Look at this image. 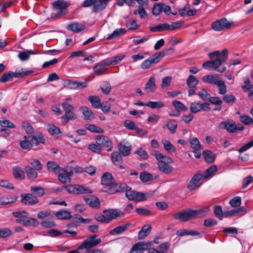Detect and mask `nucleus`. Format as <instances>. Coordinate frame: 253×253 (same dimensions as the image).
I'll use <instances>...</instances> for the list:
<instances>
[{"label": "nucleus", "instance_id": "nucleus-32", "mask_svg": "<svg viewBox=\"0 0 253 253\" xmlns=\"http://www.w3.org/2000/svg\"><path fill=\"white\" fill-rule=\"evenodd\" d=\"M55 215L58 219L61 220L70 219L72 218L71 212L65 210L58 211Z\"/></svg>", "mask_w": 253, "mask_h": 253}, {"label": "nucleus", "instance_id": "nucleus-49", "mask_svg": "<svg viewBox=\"0 0 253 253\" xmlns=\"http://www.w3.org/2000/svg\"><path fill=\"white\" fill-rule=\"evenodd\" d=\"M199 81L193 75H190L186 81V84L188 87L194 88L198 84Z\"/></svg>", "mask_w": 253, "mask_h": 253}, {"label": "nucleus", "instance_id": "nucleus-1", "mask_svg": "<svg viewBox=\"0 0 253 253\" xmlns=\"http://www.w3.org/2000/svg\"><path fill=\"white\" fill-rule=\"evenodd\" d=\"M45 138L42 133L35 135H27L24 136V139L20 141L19 145L24 150H31L35 146L45 143Z\"/></svg>", "mask_w": 253, "mask_h": 253}, {"label": "nucleus", "instance_id": "nucleus-27", "mask_svg": "<svg viewBox=\"0 0 253 253\" xmlns=\"http://www.w3.org/2000/svg\"><path fill=\"white\" fill-rule=\"evenodd\" d=\"M84 115V119L85 120H91L94 118L93 112L86 106H81L80 108Z\"/></svg>", "mask_w": 253, "mask_h": 253}, {"label": "nucleus", "instance_id": "nucleus-14", "mask_svg": "<svg viewBox=\"0 0 253 253\" xmlns=\"http://www.w3.org/2000/svg\"><path fill=\"white\" fill-rule=\"evenodd\" d=\"M219 128L225 129L229 133H234L236 131V124L233 120L223 121L220 123Z\"/></svg>", "mask_w": 253, "mask_h": 253}, {"label": "nucleus", "instance_id": "nucleus-9", "mask_svg": "<svg viewBox=\"0 0 253 253\" xmlns=\"http://www.w3.org/2000/svg\"><path fill=\"white\" fill-rule=\"evenodd\" d=\"M69 4V2H64L63 1H54L52 3V7L54 10H57V11L53 13L52 16L57 17L61 15L64 14L66 13V7Z\"/></svg>", "mask_w": 253, "mask_h": 253}, {"label": "nucleus", "instance_id": "nucleus-16", "mask_svg": "<svg viewBox=\"0 0 253 253\" xmlns=\"http://www.w3.org/2000/svg\"><path fill=\"white\" fill-rule=\"evenodd\" d=\"M159 60L154 53L152 56L144 60L140 65L141 68L143 69H148L153 64L157 63L159 62Z\"/></svg>", "mask_w": 253, "mask_h": 253}, {"label": "nucleus", "instance_id": "nucleus-39", "mask_svg": "<svg viewBox=\"0 0 253 253\" xmlns=\"http://www.w3.org/2000/svg\"><path fill=\"white\" fill-rule=\"evenodd\" d=\"M106 70V68H105V66L101 61L97 63L93 68V72L97 76H100L102 74H105Z\"/></svg>", "mask_w": 253, "mask_h": 253}, {"label": "nucleus", "instance_id": "nucleus-36", "mask_svg": "<svg viewBox=\"0 0 253 253\" xmlns=\"http://www.w3.org/2000/svg\"><path fill=\"white\" fill-rule=\"evenodd\" d=\"M38 53L37 51L35 50H27L20 52L18 54V58L22 61H26L29 59L30 54H35Z\"/></svg>", "mask_w": 253, "mask_h": 253}, {"label": "nucleus", "instance_id": "nucleus-51", "mask_svg": "<svg viewBox=\"0 0 253 253\" xmlns=\"http://www.w3.org/2000/svg\"><path fill=\"white\" fill-rule=\"evenodd\" d=\"M92 191L83 185L76 184V194H91Z\"/></svg>", "mask_w": 253, "mask_h": 253}, {"label": "nucleus", "instance_id": "nucleus-37", "mask_svg": "<svg viewBox=\"0 0 253 253\" xmlns=\"http://www.w3.org/2000/svg\"><path fill=\"white\" fill-rule=\"evenodd\" d=\"M67 29L68 30L74 32L75 33H79L82 31L84 30L85 29V26L82 24L75 23L69 25L67 26Z\"/></svg>", "mask_w": 253, "mask_h": 253}, {"label": "nucleus", "instance_id": "nucleus-6", "mask_svg": "<svg viewBox=\"0 0 253 253\" xmlns=\"http://www.w3.org/2000/svg\"><path fill=\"white\" fill-rule=\"evenodd\" d=\"M97 237V235L96 234L89 236L78 247L77 250H72L68 253H80L78 250H88L95 247L101 242V239L96 238Z\"/></svg>", "mask_w": 253, "mask_h": 253}, {"label": "nucleus", "instance_id": "nucleus-11", "mask_svg": "<svg viewBox=\"0 0 253 253\" xmlns=\"http://www.w3.org/2000/svg\"><path fill=\"white\" fill-rule=\"evenodd\" d=\"M203 178V174L197 172L194 174L187 186V188L190 191L195 190L201 186L200 180Z\"/></svg>", "mask_w": 253, "mask_h": 253}, {"label": "nucleus", "instance_id": "nucleus-18", "mask_svg": "<svg viewBox=\"0 0 253 253\" xmlns=\"http://www.w3.org/2000/svg\"><path fill=\"white\" fill-rule=\"evenodd\" d=\"M221 80L217 74L208 75L202 77V80L204 82L213 84L216 85L218 84Z\"/></svg>", "mask_w": 253, "mask_h": 253}, {"label": "nucleus", "instance_id": "nucleus-63", "mask_svg": "<svg viewBox=\"0 0 253 253\" xmlns=\"http://www.w3.org/2000/svg\"><path fill=\"white\" fill-rule=\"evenodd\" d=\"M236 100V97L231 94H227L224 95L223 100L225 102L229 104H233Z\"/></svg>", "mask_w": 253, "mask_h": 253}, {"label": "nucleus", "instance_id": "nucleus-25", "mask_svg": "<svg viewBox=\"0 0 253 253\" xmlns=\"http://www.w3.org/2000/svg\"><path fill=\"white\" fill-rule=\"evenodd\" d=\"M210 211V206H206L199 210H193L195 219L205 216Z\"/></svg>", "mask_w": 253, "mask_h": 253}, {"label": "nucleus", "instance_id": "nucleus-46", "mask_svg": "<svg viewBox=\"0 0 253 253\" xmlns=\"http://www.w3.org/2000/svg\"><path fill=\"white\" fill-rule=\"evenodd\" d=\"M213 213L214 216L221 220L224 217V212L222 210V207L219 205H215L213 207Z\"/></svg>", "mask_w": 253, "mask_h": 253}, {"label": "nucleus", "instance_id": "nucleus-47", "mask_svg": "<svg viewBox=\"0 0 253 253\" xmlns=\"http://www.w3.org/2000/svg\"><path fill=\"white\" fill-rule=\"evenodd\" d=\"M139 178L142 182L145 183L152 180L153 176L151 173L144 171L140 173Z\"/></svg>", "mask_w": 253, "mask_h": 253}, {"label": "nucleus", "instance_id": "nucleus-48", "mask_svg": "<svg viewBox=\"0 0 253 253\" xmlns=\"http://www.w3.org/2000/svg\"><path fill=\"white\" fill-rule=\"evenodd\" d=\"M174 51V49L172 47H169L167 49H164L163 50L155 53L156 56L159 59V61L161 60V59L166 55H168L171 54Z\"/></svg>", "mask_w": 253, "mask_h": 253}, {"label": "nucleus", "instance_id": "nucleus-15", "mask_svg": "<svg viewBox=\"0 0 253 253\" xmlns=\"http://www.w3.org/2000/svg\"><path fill=\"white\" fill-rule=\"evenodd\" d=\"M157 165L159 169L167 174H170L174 170V168L166 163L165 161L158 162Z\"/></svg>", "mask_w": 253, "mask_h": 253}, {"label": "nucleus", "instance_id": "nucleus-41", "mask_svg": "<svg viewBox=\"0 0 253 253\" xmlns=\"http://www.w3.org/2000/svg\"><path fill=\"white\" fill-rule=\"evenodd\" d=\"M169 28V24L164 23L159 24L154 27H151L150 28V31L151 32H160L165 31H168Z\"/></svg>", "mask_w": 253, "mask_h": 253}, {"label": "nucleus", "instance_id": "nucleus-3", "mask_svg": "<svg viewBox=\"0 0 253 253\" xmlns=\"http://www.w3.org/2000/svg\"><path fill=\"white\" fill-rule=\"evenodd\" d=\"M228 58V50L225 48L223 50V56L221 59L210 60L203 63L202 66L206 69L216 70L220 73H223L226 70L225 66H221L223 62Z\"/></svg>", "mask_w": 253, "mask_h": 253}, {"label": "nucleus", "instance_id": "nucleus-20", "mask_svg": "<svg viewBox=\"0 0 253 253\" xmlns=\"http://www.w3.org/2000/svg\"><path fill=\"white\" fill-rule=\"evenodd\" d=\"M97 143L101 146H110L112 144V141L105 135H97L95 138Z\"/></svg>", "mask_w": 253, "mask_h": 253}, {"label": "nucleus", "instance_id": "nucleus-38", "mask_svg": "<svg viewBox=\"0 0 253 253\" xmlns=\"http://www.w3.org/2000/svg\"><path fill=\"white\" fill-rule=\"evenodd\" d=\"M152 227L150 225L145 224L139 231L138 235V238L139 240L143 239L148 236L151 231Z\"/></svg>", "mask_w": 253, "mask_h": 253}, {"label": "nucleus", "instance_id": "nucleus-34", "mask_svg": "<svg viewBox=\"0 0 253 253\" xmlns=\"http://www.w3.org/2000/svg\"><path fill=\"white\" fill-rule=\"evenodd\" d=\"M139 4V6L138 9L135 10L134 11V14H138L139 15V16L141 18H143L145 16H147V13L145 10L144 9V8L142 6L143 4L145 3H147L148 1H136Z\"/></svg>", "mask_w": 253, "mask_h": 253}, {"label": "nucleus", "instance_id": "nucleus-2", "mask_svg": "<svg viewBox=\"0 0 253 253\" xmlns=\"http://www.w3.org/2000/svg\"><path fill=\"white\" fill-rule=\"evenodd\" d=\"M104 214L95 217V219L102 223H109L112 220L123 217L125 213L118 209H109L104 210Z\"/></svg>", "mask_w": 253, "mask_h": 253}, {"label": "nucleus", "instance_id": "nucleus-64", "mask_svg": "<svg viewBox=\"0 0 253 253\" xmlns=\"http://www.w3.org/2000/svg\"><path fill=\"white\" fill-rule=\"evenodd\" d=\"M252 147H253V139L248 142V143L245 144L242 146H241L238 150V153L239 154H241L243 152L248 150Z\"/></svg>", "mask_w": 253, "mask_h": 253}, {"label": "nucleus", "instance_id": "nucleus-17", "mask_svg": "<svg viewBox=\"0 0 253 253\" xmlns=\"http://www.w3.org/2000/svg\"><path fill=\"white\" fill-rule=\"evenodd\" d=\"M13 216L16 217L15 222L24 225L25 220L27 217L28 212L24 211H14L12 213Z\"/></svg>", "mask_w": 253, "mask_h": 253}, {"label": "nucleus", "instance_id": "nucleus-56", "mask_svg": "<svg viewBox=\"0 0 253 253\" xmlns=\"http://www.w3.org/2000/svg\"><path fill=\"white\" fill-rule=\"evenodd\" d=\"M30 190L38 196L41 197L45 194V190L40 186H31Z\"/></svg>", "mask_w": 253, "mask_h": 253}, {"label": "nucleus", "instance_id": "nucleus-59", "mask_svg": "<svg viewBox=\"0 0 253 253\" xmlns=\"http://www.w3.org/2000/svg\"><path fill=\"white\" fill-rule=\"evenodd\" d=\"M12 231L8 228L4 227L0 229V237L2 238H8L12 235Z\"/></svg>", "mask_w": 253, "mask_h": 253}, {"label": "nucleus", "instance_id": "nucleus-54", "mask_svg": "<svg viewBox=\"0 0 253 253\" xmlns=\"http://www.w3.org/2000/svg\"><path fill=\"white\" fill-rule=\"evenodd\" d=\"M165 105L163 102L159 101H149L147 102L146 106L149 107L152 109L160 108L164 107Z\"/></svg>", "mask_w": 253, "mask_h": 253}, {"label": "nucleus", "instance_id": "nucleus-62", "mask_svg": "<svg viewBox=\"0 0 253 253\" xmlns=\"http://www.w3.org/2000/svg\"><path fill=\"white\" fill-rule=\"evenodd\" d=\"M229 203L232 207H238L241 205V198L239 196H236L231 199Z\"/></svg>", "mask_w": 253, "mask_h": 253}, {"label": "nucleus", "instance_id": "nucleus-23", "mask_svg": "<svg viewBox=\"0 0 253 253\" xmlns=\"http://www.w3.org/2000/svg\"><path fill=\"white\" fill-rule=\"evenodd\" d=\"M109 1H93L92 11L99 12L103 10L107 6Z\"/></svg>", "mask_w": 253, "mask_h": 253}, {"label": "nucleus", "instance_id": "nucleus-55", "mask_svg": "<svg viewBox=\"0 0 253 253\" xmlns=\"http://www.w3.org/2000/svg\"><path fill=\"white\" fill-rule=\"evenodd\" d=\"M47 168L49 171H54L56 172L61 170V168L55 162L49 161L47 163Z\"/></svg>", "mask_w": 253, "mask_h": 253}, {"label": "nucleus", "instance_id": "nucleus-21", "mask_svg": "<svg viewBox=\"0 0 253 253\" xmlns=\"http://www.w3.org/2000/svg\"><path fill=\"white\" fill-rule=\"evenodd\" d=\"M130 226L129 222H126L123 225L118 226L109 231V234L111 235H117L121 234L125 232L127 228Z\"/></svg>", "mask_w": 253, "mask_h": 253}, {"label": "nucleus", "instance_id": "nucleus-35", "mask_svg": "<svg viewBox=\"0 0 253 253\" xmlns=\"http://www.w3.org/2000/svg\"><path fill=\"white\" fill-rule=\"evenodd\" d=\"M14 177L16 179L23 180L25 178L24 171L19 167L15 166L12 169Z\"/></svg>", "mask_w": 253, "mask_h": 253}, {"label": "nucleus", "instance_id": "nucleus-44", "mask_svg": "<svg viewBox=\"0 0 253 253\" xmlns=\"http://www.w3.org/2000/svg\"><path fill=\"white\" fill-rule=\"evenodd\" d=\"M172 105L176 111L180 113V112L187 110V107L181 102L177 100H174L172 102Z\"/></svg>", "mask_w": 253, "mask_h": 253}, {"label": "nucleus", "instance_id": "nucleus-33", "mask_svg": "<svg viewBox=\"0 0 253 253\" xmlns=\"http://www.w3.org/2000/svg\"><path fill=\"white\" fill-rule=\"evenodd\" d=\"M176 234L178 236H183L185 235L200 236V233L192 230L179 229L176 231Z\"/></svg>", "mask_w": 253, "mask_h": 253}, {"label": "nucleus", "instance_id": "nucleus-60", "mask_svg": "<svg viewBox=\"0 0 253 253\" xmlns=\"http://www.w3.org/2000/svg\"><path fill=\"white\" fill-rule=\"evenodd\" d=\"M13 79V72L9 71L4 73L0 78V82L5 83L6 82L10 81Z\"/></svg>", "mask_w": 253, "mask_h": 253}, {"label": "nucleus", "instance_id": "nucleus-30", "mask_svg": "<svg viewBox=\"0 0 253 253\" xmlns=\"http://www.w3.org/2000/svg\"><path fill=\"white\" fill-rule=\"evenodd\" d=\"M189 143L191 148L194 150H201L203 149L202 145L196 137L189 138Z\"/></svg>", "mask_w": 253, "mask_h": 253}, {"label": "nucleus", "instance_id": "nucleus-22", "mask_svg": "<svg viewBox=\"0 0 253 253\" xmlns=\"http://www.w3.org/2000/svg\"><path fill=\"white\" fill-rule=\"evenodd\" d=\"M177 127V121L174 119H169L168 120L167 124L163 126V128L165 129L166 128H168L171 134H174L176 132Z\"/></svg>", "mask_w": 253, "mask_h": 253}, {"label": "nucleus", "instance_id": "nucleus-57", "mask_svg": "<svg viewBox=\"0 0 253 253\" xmlns=\"http://www.w3.org/2000/svg\"><path fill=\"white\" fill-rule=\"evenodd\" d=\"M39 224V222L36 218L27 216L24 222V226L36 227Z\"/></svg>", "mask_w": 253, "mask_h": 253}, {"label": "nucleus", "instance_id": "nucleus-19", "mask_svg": "<svg viewBox=\"0 0 253 253\" xmlns=\"http://www.w3.org/2000/svg\"><path fill=\"white\" fill-rule=\"evenodd\" d=\"M147 247V245L143 242H138L132 246L129 253H143Z\"/></svg>", "mask_w": 253, "mask_h": 253}, {"label": "nucleus", "instance_id": "nucleus-12", "mask_svg": "<svg viewBox=\"0 0 253 253\" xmlns=\"http://www.w3.org/2000/svg\"><path fill=\"white\" fill-rule=\"evenodd\" d=\"M21 202L27 206H32L39 203V200L37 197L32 194L22 193L20 195Z\"/></svg>", "mask_w": 253, "mask_h": 253}, {"label": "nucleus", "instance_id": "nucleus-4", "mask_svg": "<svg viewBox=\"0 0 253 253\" xmlns=\"http://www.w3.org/2000/svg\"><path fill=\"white\" fill-rule=\"evenodd\" d=\"M101 184L106 186L105 192L112 195L120 192V184L118 185L115 182L113 177L109 172L104 173L101 177Z\"/></svg>", "mask_w": 253, "mask_h": 253}, {"label": "nucleus", "instance_id": "nucleus-5", "mask_svg": "<svg viewBox=\"0 0 253 253\" xmlns=\"http://www.w3.org/2000/svg\"><path fill=\"white\" fill-rule=\"evenodd\" d=\"M125 192L126 197L130 201L141 202L145 201L147 198L145 195L141 192L132 191L131 188L125 183H120V191Z\"/></svg>", "mask_w": 253, "mask_h": 253}, {"label": "nucleus", "instance_id": "nucleus-53", "mask_svg": "<svg viewBox=\"0 0 253 253\" xmlns=\"http://www.w3.org/2000/svg\"><path fill=\"white\" fill-rule=\"evenodd\" d=\"M86 128L91 132L97 133H103L104 130L101 128L92 124L86 125Z\"/></svg>", "mask_w": 253, "mask_h": 253}, {"label": "nucleus", "instance_id": "nucleus-40", "mask_svg": "<svg viewBox=\"0 0 253 253\" xmlns=\"http://www.w3.org/2000/svg\"><path fill=\"white\" fill-rule=\"evenodd\" d=\"M25 171L29 179L32 180H35L38 176V173L36 170L30 166H26Z\"/></svg>", "mask_w": 253, "mask_h": 253}, {"label": "nucleus", "instance_id": "nucleus-24", "mask_svg": "<svg viewBox=\"0 0 253 253\" xmlns=\"http://www.w3.org/2000/svg\"><path fill=\"white\" fill-rule=\"evenodd\" d=\"M84 200L85 203L89 206L91 208L98 209L100 207V201L99 199L97 197H84Z\"/></svg>", "mask_w": 253, "mask_h": 253}, {"label": "nucleus", "instance_id": "nucleus-45", "mask_svg": "<svg viewBox=\"0 0 253 253\" xmlns=\"http://www.w3.org/2000/svg\"><path fill=\"white\" fill-rule=\"evenodd\" d=\"M88 100L93 108L98 109L101 107V102L99 97L97 96H90L88 97Z\"/></svg>", "mask_w": 253, "mask_h": 253}, {"label": "nucleus", "instance_id": "nucleus-31", "mask_svg": "<svg viewBox=\"0 0 253 253\" xmlns=\"http://www.w3.org/2000/svg\"><path fill=\"white\" fill-rule=\"evenodd\" d=\"M48 131L51 135L58 138L61 134V131L60 128L55 126L53 124L48 125Z\"/></svg>", "mask_w": 253, "mask_h": 253}, {"label": "nucleus", "instance_id": "nucleus-42", "mask_svg": "<svg viewBox=\"0 0 253 253\" xmlns=\"http://www.w3.org/2000/svg\"><path fill=\"white\" fill-rule=\"evenodd\" d=\"M126 32V30L123 28L117 29L114 30L111 34L109 35L106 38L107 40H111L115 39L120 36L124 35Z\"/></svg>", "mask_w": 253, "mask_h": 253}, {"label": "nucleus", "instance_id": "nucleus-26", "mask_svg": "<svg viewBox=\"0 0 253 253\" xmlns=\"http://www.w3.org/2000/svg\"><path fill=\"white\" fill-rule=\"evenodd\" d=\"M156 89L155 79L154 76H151L145 85V89L150 92H153Z\"/></svg>", "mask_w": 253, "mask_h": 253}, {"label": "nucleus", "instance_id": "nucleus-52", "mask_svg": "<svg viewBox=\"0 0 253 253\" xmlns=\"http://www.w3.org/2000/svg\"><path fill=\"white\" fill-rule=\"evenodd\" d=\"M201 111L200 101L193 102L190 103V111L191 113L196 114Z\"/></svg>", "mask_w": 253, "mask_h": 253}, {"label": "nucleus", "instance_id": "nucleus-28", "mask_svg": "<svg viewBox=\"0 0 253 253\" xmlns=\"http://www.w3.org/2000/svg\"><path fill=\"white\" fill-rule=\"evenodd\" d=\"M202 155L205 161L207 163L211 164L215 159V154L210 150H204Z\"/></svg>", "mask_w": 253, "mask_h": 253}, {"label": "nucleus", "instance_id": "nucleus-61", "mask_svg": "<svg viewBox=\"0 0 253 253\" xmlns=\"http://www.w3.org/2000/svg\"><path fill=\"white\" fill-rule=\"evenodd\" d=\"M124 126L128 130H135L137 126L135 123L132 121L129 120H126L124 122Z\"/></svg>", "mask_w": 253, "mask_h": 253}, {"label": "nucleus", "instance_id": "nucleus-13", "mask_svg": "<svg viewBox=\"0 0 253 253\" xmlns=\"http://www.w3.org/2000/svg\"><path fill=\"white\" fill-rule=\"evenodd\" d=\"M122 155L118 151H114L111 154V160L112 163L120 169H125L126 167L122 164L123 163Z\"/></svg>", "mask_w": 253, "mask_h": 253}, {"label": "nucleus", "instance_id": "nucleus-29", "mask_svg": "<svg viewBox=\"0 0 253 253\" xmlns=\"http://www.w3.org/2000/svg\"><path fill=\"white\" fill-rule=\"evenodd\" d=\"M131 149V145L126 146L125 143L120 142L118 145L119 152L123 156H127L130 154Z\"/></svg>", "mask_w": 253, "mask_h": 253}, {"label": "nucleus", "instance_id": "nucleus-7", "mask_svg": "<svg viewBox=\"0 0 253 253\" xmlns=\"http://www.w3.org/2000/svg\"><path fill=\"white\" fill-rule=\"evenodd\" d=\"M63 109L65 111V114L62 117L63 123L66 124L71 120H76L77 115L75 113L74 107L69 103L63 101L61 103Z\"/></svg>", "mask_w": 253, "mask_h": 253}, {"label": "nucleus", "instance_id": "nucleus-43", "mask_svg": "<svg viewBox=\"0 0 253 253\" xmlns=\"http://www.w3.org/2000/svg\"><path fill=\"white\" fill-rule=\"evenodd\" d=\"M3 199V198H1L0 199L1 206H5L15 203L17 200V197L8 195L6 196L5 201Z\"/></svg>", "mask_w": 253, "mask_h": 253}, {"label": "nucleus", "instance_id": "nucleus-10", "mask_svg": "<svg viewBox=\"0 0 253 253\" xmlns=\"http://www.w3.org/2000/svg\"><path fill=\"white\" fill-rule=\"evenodd\" d=\"M232 24L229 23L226 18H223L219 20L213 22L211 24V28L215 31H220L224 29H229Z\"/></svg>", "mask_w": 253, "mask_h": 253}, {"label": "nucleus", "instance_id": "nucleus-50", "mask_svg": "<svg viewBox=\"0 0 253 253\" xmlns=\"http://www.w3.org/2000/svg\"><path fill=\"white\" fill-rule=\"evenodd\" d=\"M217 169L215 165H212L206 170L204 174H203V178H207L211 177L214 175V173L216 171Z\"/></svg>", "mask_w": 253, "mask_h": 253}, {"label": "nucleus", "instance_id": "nucleus-8", "mask_svg": "<svg viewBox=\"0 0 253 253\" xmlns=\"http://www.w3.org/2000/svg\"><path fill=\"white\" fill-rule=\"evenodd\" d=\"M174 219L185 222L195 219L193 210L187 209L177 212L173 215Z\"/></svg>", "mask_w": 253, "mask_h": 253}, {"label": "nucleus", "instance_id": "nucleus-58", "mask_svg": "<svg viewBox=\"0 0 253 253\" xmlns=\"http://www.w3.org/2000/svg\"><path fill=\"white\" fill-rule=\"evenodd\" d=\"M162 143L164 149L168 152H174L175 151V147L169 140H163Z\"/></svg>", "mask_w": 253, "mask_h": 253}]
</instances>
